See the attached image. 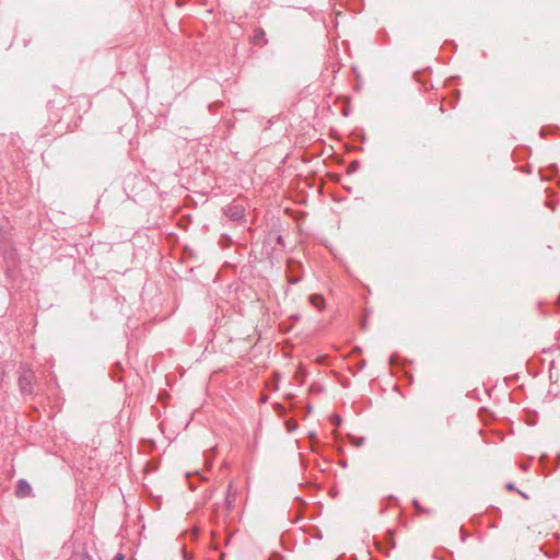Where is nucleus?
<instances>
[{"instance_id":"20","label":"nucleus","mask_w":560,"mask_h":560,"mask_svg":"<svg viewBox=\"0 0 560 560\" xmlns=\"http://www.w3.org/2000/svg\"><path fill=\"white\" fill-rule=\"evenodd\" d=\"M211 465H212L211 458H207V459H206V467H207L208 469H210Z\"/></svg>"},{"instance_id":"18","label":"nucleus","mask_w":560,"mask_h":560,"mask_svg":"<svg viewBox=\"0 0 560 560\" xmlns=\"http://www.w3.org/2000/svg\"><path fill=\"white\" fill-rule=\"evenodd\" d=\"M546 206L551 208V209H555V203L550 199L546 201Z\"/></svg>"},{"instance_id":"16","label":"nucleus","mask_w":560,"mask_h":560,"mask_svg":"<svg viewBox=\"0 0 560 560\" xmlns=\"http://www.w3.org/2000/svg\"><path fill=\"white\" fill-rule=\"evenodd\" d=\"M277 243L280 244L282 247L284 246V241H283L282 235L277 236Z\"/></svg>"},{"instance_id":"9","label":"nucleus","mask_w":560,"mask_h":560,"mask_svg":"<svg viewBox=\"0 0 560 560\" xmlns=\"http://www.w3.org/2000/svg\"><path fill=\"white\" fill-rule=\"evenodd\" d=\"M72 560H93L91 556L84 550L77 551L72 555Z\"/></svg>"},{"instance_id":"10","label":"nucleus","mask_w":560,"mask_h":560,"mask_svg":"<svg viewBox=\"0 0 560 560\" xmlns=\"http://www.w3.org/2000/svg\"><path fill=\"white\" fill-rule=\"evenodd\" d=\"M349 440H350V443L355 447L362 446L365 442V439L363 436L358 438L354 435H349Z\"/></svg>"},{"instance_id":"1","label":"nucleus","mask_w":560,"mask_h":560,"mask_svg":"<svg viewBox=\"0 0 560 560\" xmlns=\"http://www.w3.org/2000/svg\"><path fill=\"white\" fill-rule=\"evenodd\" d=\"M33 372L27 370L20 373L19 387L22 395L27 396L33 394Z\"/></svg>"},{"instance_id":"6","label":"nucleus","mask_w":560,"mask_h":560,"mask_svg":"<svg viewBox=\"0 0 560 560\" xmlns=\"http://www.w3.org/2000/svg\"><path fill=\"white\" fill-rule=\"evenodd\" d=\"M194 478H198L199 480H207V478L199 470H196L194 472H187L186 479L190 490H196Z\"/></svg>"},{"instance_id":"19","label":"nucleus","mask_w":560,"mask_h":560,"mask_svg":"<svg viewBox=\"0 0 560 560\" xmlns=\"http://www.w3.org/2000/svg\"><path fill=\"white\" fill-rule=\"evenodd\" d=\"M505 487H506L508 490H515V485L512 483V482L506 483Z\"/></svg>"},{"instance_id":"5","label":"nucleus","mask_w":560,"mask_h":560,"mask_svg":"<svg viewBox=\"0 0 560 560\" xmlns=\"http://www.w3.org/2000/svg\"><path fill=\"white\" fill-rule=\"evenodd\" d=\"M236 495V489L233 487V483L230 482L228 486L226 497H225V504L226 510L231 511L234 508V501Z\"/></svg>"},{"instance_id":"24","label":"nucleus","mask_w":560,"mask_h":560,"mask_svg":"<svg viewBox=\"0 0 560 560\" xmlns=\"http://www.w3.org/2000/svg\"><path fill=\"white\" fill-rule=\"evenodd\" d=\"M345 558L343 557H339L337 560H343ZM349 560H357L354 556L350 557Z\"/></svg>"},{"instance_id":"23","label":"nucleus","mask_w":560,"mask_h":560,"mask_svg":"<svg viewBox=\"0 0 560 560\" xmlns=\"http://www.w3.org/2000/svg\"><path fill=\"white\" fill-rule=\"evenodd\" d=\"M184 560H188V553L185 549L182 550Z\"/></svg>"},{"instance_id":"21","label":"nucleus","mask_w":560,"mask_h":560,"mask_svg":"<svg viewBox=\"0 0 560 560\" xmlns=\"http://www.w3.org/2000/svg\"><path fill=\"white\" fill-rule=\"evenodd\" d=\"M115 560H124V555L122 553H117L115 556Z\"/></svg>"},{"instance_id":"7","label":"nucleus","mask_w":560,"mask_h":560,"mask_svg":"<svg viewBox=\"0 0 560 560\" xmlns=\"http://www.w3.org/2000/svg\"><path fill=\"white\" fill-rule=\"evenodd\" d=\"M308 301L314 307L318 310H322L325 305V300L320 294H311L308 296Z\"/></svg>"},{"instance_id":"3","label":"nucleus","mask_w":560,"mask_h":560,"mask_svg":"<svg viewBox=\"0 0 560 560\" xmlns=\"http://www.w3.org/2000/svg\"><path fill=\"white\" fill-rule=\"evenodd\" d=\"M288 267V281L290 284H296L301 281L302 277L300 275H295V270H300L302 268L301 262L295 261L294 259H288L287 261Z\"/></svg>"},{"instance_id":"22","label":"nucleus","mask_w":560,"mask_h":560,"mask_svg":"<svg viewBox=\"0 0 560 560\" xmlns=\"http://www.w3.org/2000/svg\"><path fill=\"white\" fill-rule=\"evenodd\" d=\"M3 375H4V371H3V369L0 368V384L3 381Z\"/></svg>"},{"instance_id":"8","label":"nucleus","mask_w":560,"mask_h":560,"mask_svg":"<svg viewBox=\"0 0 560 560\" xmlns=\"http://www.w3.org/2000/svg\"><path fill=\"white\" fill-rule=\"evenodd\" d=\"M384 542L389 548H395L396 544H395V539H394V532L392 529H387L386 530V534H385V537H384Z\"/></svg>"},{"instance_id":"4","label":"nucleus","mask_w":560,"mask_h":560,"mask_svg":"<svg viewBox=\"0 0 560 560\" xmlns=\"http://www.w3.org/2000/svg\"><path fill=\"white\" fill-rule=\"evenodd\" d=\"M15 495L18 498H28L32 497V487L30 482L25 479H20L18 481L16 488H15Z\"/></svg>"},{"instance_id":"14","label":"nucleus","mask_w":560,"mask_h":560,"mask_svg":"<svg viewBox=\"0 0 560 560\" xmlns=\"http://www.w3.org/2000/svg\"><path fill=\"white\" fill-rule=\"evenodd\" d=\"M273 125V118H270L267 120L266 126L264 127L265 130L270 129Z\"/></svg>"},{"instance_id":"2","label":"nucleus","mask_w":560,"mask_h":560,"mask_svg":"<svg viewBox=\"0 0 560 560\" xmlns=\"http://www.w3.org/2000/svg\"><path fill=\"white\" fill-rule=\"evenodd\" d=\"M223 213L232 221L238 222L243 220L245 208L238 203H230L223 208Z\"/></svg>"},{"instance_id":"28","label":"nucleus","mask_w":560,"mask_h":560,"mask_svg":"<svg viewBox=\"0 0 560 560\" xmlns=\"http://www.w3.org/2000/svg\"><path fill=\"white\" fill-rule=\"evenodd\" d=\"M558 186L560 187V178L558 179Z\"/></svg>"},{"instance_id":"13","label":"nucleus","mask_w":560,"mask_h":560,"mask_svg":"<svg viewBox=\"0 0 560 560\" xmlns=\"http://www.w3.org/2000/svg\"><path fill=\"white\" fill-rule=\"evenodd\" d=\"M398 354L394 353L389 357V364L394 365V364H397L398 363Z\"/></svg>"},{"instance_id":"15","label":"nucleus","mask_w":560,"mask_h":560,"mask_svg":"<svg viewBox=\"0 0 560 560\" xmlns=\"http://www.w3.org/2000/svg\"><path fill=\"white\" fill-rule=\"evenodd\" d=\"M269 560H282V557L278 553H272L270 556Z\"/></svg>"},{"instance_id":"25","label":"nucleus","mask_w":560,"mask_h":560,"mask_svg":"<svg viewBox=\"0 0 560 560\" xmlns=\"http://www.w3.org/2000/svg\"><path fill=\"white\" fill-rule=\"evenodd\" d=\"M413 505L419 509V505H418V501L417 500H413Z\"/></svg>"},{"instance_id":"12","label":"nucleus","mask_w":560,"mask_h":560,"mask_svg":"<svg viewBox=\"0 0 560 560\" xmlns=\"http://www.w3.org/2000/svg\"><path fill=\"white\" fill-rule=\"evenodd\" d=\"M358 168H359V162L358 161H353V162L350 163L349 172H355Z\"/></svg>"},{"instance_id":"17","label":"nucleus","mask_w":560,"mask_h":560,"mask_svg":"<svg viewBox=\"0 0 560 560\" xmlns=\"http://www.w3.org/2000/svg\"><path fill=\"white\" fill-rule=\"evenodd\" d=\"M549 170H550V172H551V174H552V175H556V174H557V172H558V168H557V166H556V165H551V166L549 167Z\"/></svg>"},{"instance_id":"26","label":"nucleus","mask_w":560,"mask_h":560,"mask_svg":"<svg viewBox=\"0 0 560 560\" xmlns=\"http://www.w3.org/2000/svg\"><path fill=\"white\" fill-rule=\"evenodd\" d=\"M522 468H523L524 470H527V469H528V466H527V465H523V466H522Z\"/></svg>"},{"instance_id":"11","label":"nucleus","mask_w":560,"mask_h":560,"mask_svg":"<svg viewBox=\"0 0 560 560\" xmlns=\"http://www.w3.org/2000/svg\"><path fill=\"white\" fill-rule=\"evenodd\" d=\"M330 420L331 423L336 427H339L341 424V418L338 415H332Z\"/></svg>"},{"instance_id":"27","label":"nucleus","mask_w":560,"mask_h":560,"mask_svg":"<svg viewBox=\"0 0 560 560\" xmlns=\"http://www.w3.org/2000/svg\"><path fill=\"white\" fill-rule=\"evenodd\" d=\"M541 176H542V179H546V180L549 179V177L544 174Z\"/></svg>"}]
</instances>
